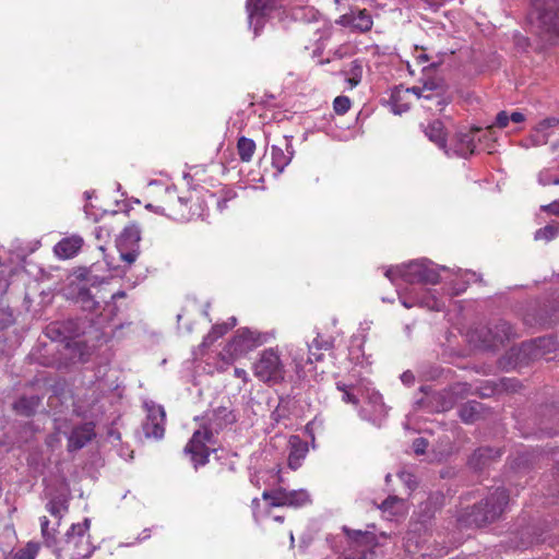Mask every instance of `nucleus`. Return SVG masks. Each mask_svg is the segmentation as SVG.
<instances>
[{
  "label": "nucleus",
  "instance_id": "a18cd8bd",
  "mask_svg": "<svg viewBox=\"0 0 559 559\" xmlns=\"http://www.w3.org/2000/svg\"><path fill=\"white\" fill-rule=\"evenodd\" d=\"M548 139L542 131L534 128L532 134L530 135L531 144L534 146L545 145L548 142Z\"/></svg>",
  "mask_w": 559,
  "mask_h": 559
},
{
  "label": "nucleus",
  "instance_id": "c03bdc74",
  "mask_svg": "<svg viewBox=\"0 0 559 559\" xmlns=\"http://www.w3.org/2000/svg\"><path fill=\"white\" fill-rule=\"evenodd\" d=\"M296 17L300 20L307 19V21L318 22L320 17V13L312 8L300 9L296 12Z\"/></svg>",
  "mask_w": 559,
  "mask_h": 559
},
{
  "label": "nucleus",
  "instance_id": "e433bc0d",
  "mask_svg": "<svg viewBox=\"0 0 559 559\" xmlns=\"http://www.w3.org/2000/svg\"><path fill=\"white\" fill-rule=\"evenodd\" d=\"M285 495H286V489L278 488V489L271 490V491L265 490L262 493V497L264 500H267L270 502V504L273 507H283V506H285Z\"/></svg>",
  "mask_w": 559,
  "mask_h": 559
},
{
  "label": "nucleus",
  "instance_id": "72a5a7b5",
  "mask_svg": "<svg viewBox=\"0 0 559 559\" xmlns=\"http://www.w3.org/2000/svg\"><path fill=\"white\" fill-rule=\"evenodd\" d=\"M40 549L39 543L28 542L23 548L19 549L12 559H35Z\"/></svg>",
  "mask_w": 559,
  "mask_h": 559
},
{
  "label": "nucleus",
  "instance_id": "cd10ccee",
  "mask_svg": "<svg viewBox=\"0 0 559 559\" xmlns=\"http://www.w3.org/2000/svg\"><path fill=\"white\" fill-rule=\"evenodd\" d=\"M310 502V495L305 489L286 490L285 506L299 508Z\"/></svg>",
  "mask_w": 559,
  "mask_h": 559
},
{
  "label": "nucleus",
  "instance_id": "79ce46f5",
  "mask_svg": "<svg viewBox=\"0 0 559 559\" xmlns=\"http://www.w3.org/2000/svg\"><path fill=\"white\" fill-rule=\"evenodd\" d=\"M403 504V500L400 499L396 496H389L385 500L382 501V503L379 506V508L383 512H389L390 514L396 513V508L401 507Z\"/></svg>",
  "mask_w": 559,
  "mask_h": 559
},
{
  "label": "nucleus",
  "instance_id": "338daca9",
  "mask_svg": "<svg viewBox=\"0 0 559 559\" xmlns=\"http://www.w3.org/2000/svg\"><path fill=\"white\" fill-rule=\"evenodd\" d=\"M92 554H93V549H88V550L86 551V554H84V555L79 554V556H80L82 559H87V558H90V557H91V555H92Z\"/></svg>",
  "mask_w": 559,
  "mask_h": 559
},
{
  "label": "nucleus",
  "instance_id": "052dcab7",
  "mask_svg": "<svg viewBox=\"0 0 559 559\" xmlns=\"http://www.w3.org/2000/svg\"><path fill=\"white\" fill-rule=\"evenodd\" d=\"M545 209L549 210L554 214H559V202H554L545 206Z\"/></svg>",
  "mask_w": 559,
  "mask_h": 559
},
{
  "label": "nucleus",
  "instance_id": "f03ea898",
  "mask_svg": "<svg viewBox=\"0 0 559 559\" xmlns=\"http://www.w3.org/2000/svg\"><path fill=\"white\" fill-rule=\"evenodd\" d=\"M235 421L236 416L233 411L224 406L217 407L206 414V424L202 429L193 432L185 448V452L190 455L195 468L209 462L210 449L207 443L213 442L214 433H218Z\"/></svg>",
  "mask_w": 559,
  "mask_h": 559
},
{
  "label": "nucleus",
  "instance_id": "c85d7f7f",
  "mask_svg": "<svg viewBox=\"0 0 559 559\" xmlns=\"http://www.w3.org/2000/svg\"><path fill=\"white\" fill-rule=\"evenodd\" d=\"M237 152L241 162H250L255 152L254 141L246 136H240L237 141Z\"/></svg>",
  "mask_w": 559,
  "mask_h": 559
},
{
  "label": "nucleus",
  "instance_id": "473e14b6",
  "mask_svg": "<svg viewBox=\"0 0 559 559\" xmlns=\"http://www.w3.org/2000/svg\"><path fill=\"white\" fill-rule=\"evenodd\" d=\"M479 403H467L460 408V418L466 423H474L479 414Z\"/></svg>",
  "mask_w": 559,
  "mask_h": 559
},
{
  "label": "nucleus",
  "instance_id": "5701e85b",
  "mask_svg": "<svg viewBox=\"0 0 559 559\" xmlns=\"http://www.w3.org/2000/svg\"><path fill=\"white\" fill-rule=\"evenodd\" d=\"M290 452L288 456V465L293 469H297L300 466V462L305 459L308 452V445L299 437L293 436L290 438Z\"/></svg>",
  "mask_w": 559,
  "mask_h": 559
},
{
  "label": "nucleus",
  "instance_id": "37998d69",
  "mask_svg": "<svg viewBox=\"0 0 559 559\" xmlns=\"http://www.w3.org/2000/svg\"><path fill=\"white\" fill-rule=\"evenodd\" d=\"M350 108V99L347 96H337L333 102V109L337 115L346 114Z\"/></svg>",
  "mask_w": 559,
  "mask_h": 559
},
{
  "label": "nucleus",
  "instance_id": "4be33fe9",
  "mask_svg": "<svg viewBox=\"0 0 559 559\" xmlns=\"http://www.w3.org/2000/svg\"><path fill=\"white\" fill-rule=\"evenodd\" d=\"M424 132L431 142L444 150L448 156H451L450 151L447 150L444 126L440 120L429 122L427 127H425Z\"/></svg>",
  "mask_w": 559,
  "mask_h": 559
},
{
  "label": "nucleus",
  "instance_id": "aec40b11",
  "mask_svg": "<svg viewBox=\"0 0 559 559\" xmlns=\"http://www.w3.org/2000/svg\"><path fill=\"white\" fill-rule=\"evenodd\" d=\"M476 148L474 131L460 132L456 135L454 147L449 150L451 155L467 157Z\"/></svg>",
  "mask_w": 559,
  "mask_h": 559
},
{
  "label": "nucleus",
  "instance_id": "c9c22d12",
  "mask_svg": "<svg viewBox=\"0 0 559 559\" xmlns=\"http://www.w3.org/2000/svg\"><path fill=\"white\" fill-rule=\"evenodd\" d=\"M228 326L225 323L215 324L211 331L204 336L202 345L211 346L215 341L225 335L228 332Z\"/></svg>",
  "mask_w": 559,
  "mask_h": 559
},
{
  "label": "nucleus",
  "instance_id": "680f3d73",
  "mask_svg": "<svg viewBox=\"0 0 559 559\" xmlns=\"http://www.w3.org/2000/svg\"><path fill=\"white\" fill-rule=\"evenodd\" d=\"M124 296H126V293L122 292V290H119V292L112 294V296H111L112 300L108 301V304H114L116 306L115 300L118 299V298H123ZM106 305H107V302L105 304V306Z\"/></svg>",
  "mask_w": 559,
  "mask_h": 559
},
{
  "label": "nucleus",
  "instance_id": "1a4fd4ad",
  "mask_svg": "<svg viewBox=\"0 0 559 559\" xmlns=\"http://www.w3.org/2000/svg\"><path fill=\"white\" fill-rule=\"evenodd\" d=\"M431 534L424 523H412L409 530L404 537L405 551L416 559H433L432 555L428 551V545Z\"/></svg>",
  "mask_w": 559,
  "mask_h": 559
},
{
  "label": "nucleus",
  "instance_id": "4c0bfd02",
  "mask_svg": "<svg viewBox=\"0 0 559 559\" xmlns=\"http://www.w3.org/2000/svg\"><path fill=\"white\" fill-rule=\"evenodd\" d=\"M417 304L433 311H441L443 309V304L431 295L430 292H426L423 297L418 298Z\"/></svg>",
  "mask_w": 559,
  "mask_h": 559
},
{
  "label": "nucleus",
  "instance_id": "a211bd4d",
  "mask_svg": "<svg viewBox=\"0 0 559 559\" xmlns=\"http://www.w3.org/2000/svg\"><path fill=\"white\" fill-rule=\"evenodd\" d=\"M270 0H248L247 12L249 25L253 26L254 34L258 35L259 29L263 26V19L266 13Z\"/></svg>",
  "mask_w": 559,
  "mask_h": 559
},
{
  "label": "nucleus",
  "instance_id": "49530a36",
  "mask_svg": "<svg viewBox=\"0 0 559 559\" xmlns=\"http://www.w3.org/2000/svg\"><path fill=\"white\" fill-rule=\"evenodd\" d=\"M333 346L331 341L328 340H321L320 337H317L313 340V342L308 346L309 350L316 349V350H329Z\"/></svg>",
  "mask_w": 559,
  "mask_h": 559
},
{
  "label": "nucleus",
  "instance_id": "13d9d810",
  "mask_svg": "<svg viewBox=\"0 0 559 559\" xmlns=\"http://www.w3.org/2000/svg\"><path fill=\"white\" fill-rule=\"evenodd\" d=\"M409 109L407 105H397L396 103H393L392 110L394 114H402Z\"/></svg>",
  "mask_w": 559,
  "mask_h": 559
},
{
  "label": "nucleus",
  "instance_id": "0eeeda50",
  "mask_svg": "<svg viewBox=\"0 0 559 559\" xmlns=\"http://www.w3.org/2000/svg\"><path fill=\"white\" fill-rule=\"evenodd\" d=\"M514 336L511 324L503 320L476 328L469 335L475 346L488 350L498 349Z\"/></svg>",
  "mask_w": 559,
  "mask_h": 559
},
{
  "label": "nucleus",
  "instance_id": "f257e3e1",
  "mask_svg": "<svg viewBox=\"0 0 559 559\" xmlns=\"http://www.w3.org/2000/svg\"><path fill=\"white\" fill-rule=\"evenodd\" d=\"M206 197L212 198L209 191H188L186 194H179L176 187L168 186L158 198V204H147L146 209H154L177 222H190L193 219H204L207 214Z\"/></svg>",
  "mask_w": 559,
  "mask_h": 559
},
{
  "label": "nucleus",
  "instance_id": "69168bd1",
  "mask_svg": "<svg viewBox=\"0 0 559 559\" xmlns=\"http://www.w3.org/2000/svg\"><path fill=\"white\" fill-rule=\"evenodd\" d=\"M150 537V530L146 528L142 532V535L138 537V540L141 542V540H145Z\"/></svg>",
  "mask_w": 559,
  "mask_h": 559
},
{
  "label": "nucleus",
  "instance_id": "2f4dec72",
  "mask_svg": "<svg viewBox=\"0 0 559 559\" xmlns=\"http://www.w3.org/2000/svg\"><path fill=\"white\" fill-rule=\"evenodd\" d=\"M336 389L342 392V401L348 404H353L355 406L358 405L357 392H360L359 388L354 385H347L343 382L336 383Z\"/></svg>",
  "mask_w": 559,
  "mask_h": 559
},
{
  "label": "nucleus",
  "instance_id": "bb28decb",
  "mask_svg": "<svg viewBox=\"0 0 559 559\" xmlns=\"http://www.w3.org/2000/svg\"><path fill=\"white\" fill-rule=\"evenodd\" d=\"M40 404V399L36 395L22 396L14 403V409L24 416L33 415Z\"/></svg>",
  "mask_w": 559,
  "mask_h": 559
},
{
  "label": "nucleus",
  "instance_id": "a878e982",
  "mask_svg": "<svg viewBox=\"0 0 559 559\" xmlns=\"http://www.w3.org/2000/svg\"><path fill=\"white\" fill-rule=\"evenodd\" d=\"M141 239V229L139 225L136 224H130L126 226L120 234L118 246L121 249V247L124 248H132L133 246L138 245V242Z\"/></svg>",
  "mask_w": 559,
  "mask_h": 559
},
{
  "label": "nucleus",
  "instance_id": "8fccbe9b",
  "mask_svg": "<svg viewBox=\"0 0 559 559\" xmlns=\"http://www.w3.org/2000/svg\"><path fill=\"white\" fill-rule=\"evenodd\" d=\"M427 441L424 438L415 439L413 447L416 454H424L427 448Z\"/></svg>",
  "mask_w": 559,
  "mask_h": 559
},
{
  "label": "nucleus",
  "instance_id": "bf43d9fd",
  "mask_svg": "<svg viewBox=\"0 0 559 559\" xmlns=\"http://www.w3.org/2000/svg\"><path fill=\"white\" fill-rule=\"evenodd\" d=\"M293 360L295 362L296 372L300 373L304 368V358H298L296 355H294Z\"/></svg>",
  "mask_w": 559,
  "mask_h": 559
},
{
  "label": "nucleus",
  "instance_id": "4468645a",
  "mask_svg": "<svg viewBox=\"0 0 559 559\" xmlns=\"http://www.w3.org/2000/svg\"><path fill=\"white\" fill-rule=\"evenodd\" d=\"M366 399L368 400V404L371 409L361 408L360 416L364 419L372 421L374 425H380L382 419L386 416V408L384 403L382 402V396L377 391L366 392Z\"/></svg>",
  "mask_w": 559,
  "mask_h": 559
},
{
  "label": "nucleus",
  "instance_id": "9b49d317",
  "mask_svg": "<svg viewBox=\"0 0 559 559\" xmlns=\"http://www.w3.org/2000/svg\"><path fill=\"white\" fill-rule=\"evenodd\" d=\"M349 546L344 551V559H373L377 537L370 532H354L349 535Z\"/></svg>",
  "mask_w": 559,
  "mask_h": 559
},
{
  "label": "nucleus",
  "instance_id": "6e6d98bb",
  "mask_svg": "<svg viewBox=\"0 0 559 559\" xmlns=\"http://www.w3.org/2000/svg\"><path fill=\"white\" fill-rule=\"evenodd\" d=\"M401 380L403 383L409 385L414 382V374L409 371H405L404 373H402Z\"/></svg>",
  "mask_w": 559,
  "mask_h": 559
},
{
  "label": "nucleus",
  "instance_id": "f8f14e48",
  "mask_svg": "<svg viewBox=\"0 0 559 559\" xmlns=\"http://www.w3.org/2000/svg\"><path fill=\"white\" fill-rule=\"evenodd\" d=\"M555 349L556 342L552 337H538L530 342L522 343L518 350V359L520 361L539 359Z\"/></svg>",
  "mask_w": 559,
  "mask_h": 559
},
{
  "label": "nucleus",
  "instance_id": "f704fd0d",
  "mask_svg": "<svg viewBox=\"0 0 559 559\" xmlns=\"http://www.w3.org/2000/svg\"><path fill=\"white\" fill-rule=\"evenodd\" d=\"M558 234H559V223H556V224L552 223V224L546 225L543 228L537 229L534 234V239L550 241V240L555 239L558 236Z\"/></svg>",
  "mask_w": 559,
  "mask_h": 559
},
{
  "label": "nucleus",
  "instance_id": "dca6fc26",
  "mask_svg": "<svg viewBox=\"0 0 559 559\" xmlns=\"http://www.w3.org/2000/svg\"><path fill=\"white\" fill-rule=\"evenodd\" d=\"M68 290L69 297L80 305L82 310L93 313L100 308L99 301L95 299V296L85 286L71 284Z\"/></svg>",
  "mask_w": 559,
  "mask_h": 559
},
{
  "label": "nucleus",
  "instance_id": "c756f323",
  "mask_svg": "<svg viewBox=\"0 0 559 559\" xmlns=\"http://www.w3.org/2000/svg\"><path fill=\"white\" fill-rule=\"evenodd\" d=\"M346 82L349 84L350 88L356 87L362 78V66L359 60H353L346 70L343 71Z\"/></svg>",
  "mask_w": 559,
  "mask_h": 559
},
{
  "label": "nucleus",
  "instance_id": "ea45409f",
  "mask_svg": "<svg viewBox=\"0 0 559 559\" xmlns=\"http://www.w3.org/2000/svg\"><path fill=\"white\" fill-rule=\"evenodd\" d=\"M558 124H559L558 118L549 117V118L543 119L540 122H538V124L535 128L537 130L542 131V133H544V135L549 138L554 133V130L558 127Z\"/></svg>",
  "mask_w": 559,
  "mask_h": 559
},
{
  "label": "nucleus",
  "instance_id": "774afa93",
  "mask_svg": "<svg viewBox=\"0 0 559 559\" xmlns=\"http://www.w3.org/2000/svg\"><path fill=\"white\" fill-rule=\"evenodd\" d=\"M554 185H559V178L552 181Z\"/></svg>",
  "mask_w": 559,
  "mask_h": 559
},
{
  "label": "nucleus",
  "instance_id": "e2e57ef3",
  "mask_svg": "<svg viewBox=\"0 0 559 559\" xmlns=\"http://www.w3.org/2000/svg\"><path fill=\"white\" fill-rule=\"evenodd\" d=\"M401 302H402V305H403L405 308H408V309H409V308H412V307H414L415 305H418V304H417V300H415V301H408V300H406L405 298H401Z\"/></svg>",
  "mask_w": 559,
  "mask_h": 559
},
{
  "label": "nucleus",
  "instance_id": "0e129e2a",
  "mask_svg": "<svg viewBox=\"0 0 559 559\" xmlns=\"http://www.w3.org/2000/svg\"><path fill=\"white\" fill-rule=\"evenodd\" d=\"M224 323L228 326V330H230L236 325L237 319L235 317H231V318H229L228 322H224Z\"/></svg>",
  "mask_w": 559,
  "mask_h": 559
},
{
  "label": "nucleus",
  "instance_id": "a19ab883",
  "mask_svg": "<svg viewBox=\"0 0 559 559\" xmlns=\"http://www.w3.org/2000/svg\"><path fill=\"white\" fill-rule=\"evenodd\" d=\"M46 509L52 516L61 519L68 507L60 500L52 499L47 503Z\"/></svg>",
  "mask_w": 559,
  "mask_h": 559
},
{
  "label": "nucleus",
  "instance_id": "393cba45",
  "mask_svg": "<svg viewBox=\"0 0 559 559\" xmlns=\"http://www.w3.org/2000/svg\"><path fill=\"white\" fill-rule=\"evenodd\" d=\"M500 453L490 448L477 449L469 459V465L475 469H483L492 459Z\"/></svg>",
  "mask_w": 559,
  "mask_h": 559
},
{
  "label": "nucleus",
  "instance_id": "ddd939ff",
  "mask_svg": "<svg viewBox=\"0 0 559 559\" xmlns=\"http://www.w3.org/2000/svg\"><path fill=\"white\" fill-rule=\"evenodd\" d=\"M147 416L143 424V432L147 438L160 439L165 432L166 413L163 406L146 405Z\"/></svg>",
  "mask_w": 559,
  "mask_h": 559
},
{
  "label": "nucleus",
  "instance_id": "58836bf2",
  "mask_svg": "<svg viewBox=\"0 0 559 559\" xmlns=\"http://www.w3.org/2000/svg\"><path fill=\"white\" fill-rule=\"evenodd\" d=\"M49 523L47 516L40 518L41 536L47 546H52L56 544V530H49Z\"/></svg>",
  "mask_w": 559,
  "mask_h": 559
},
{
  "label": "nucleus",
  "instance_id": "2eb2a0df",
  "mask_svg": "<svg viewBox=\"0 0 559 559\" xmlns=\"http://www.w3.org/2000/svg\"><path fill=\"white\" fill-rule=\"evenodd\" d=\"M337 23L360 33L370 31L373 25L372 17L366 9L353 10L349 13L343 14L337 20Z\"/></svg>",
  "mask_w": 559,
  "mask_h": 559
},
{
  "label": "nucleus",
  "instance_id": "20e7f679",
  "mask_svg": "<svg viewBox=\"0 0 559 559\" xmlns=\"http://www.w3.org/2000/svg\"><path fill=\"white\" fill-rule=\"evenodd\" d=\"M384 275L393 284L397 280H402L408 284L426 283L435 285L440 280L439 267L428 260L412 261L407 264L389 267Z\"/></svg>",
  "mask_w": 559,
  "mask_h": 559
},
{
  "label": "nucleus",
  "instance_id": "603ef678",
  "mask_svg": "<svg viewBox=\"0 0 559 559\" xmlns=\"http://www.w3.org/2000/svg\"><path fill=\"white\" fill-rule=\"evenodd\" d=\"M136 257H138V252L134 250L121 253L122 260L127 261L128 263L134 262Z\"/></svg>",
  "mask_w": 559,
  "mask_h": 559
},
{
  "label": "nucleus",
  "instance_id": "423d86ee",
  "mask_svg": "<svg viewBox=\"0 0 559 559\" xmlns=\"http://www.w3.org/2000/svg\"><path fill=\"white\" fill-rule=\"evenodd\" d=\"M509 495L506 489L497 488L484 501L475 506L465 519L469 525L484 526L496 521L506 510Z\"/></svg>",
  "mask_w": 559,
  "mask_h": 559
},
{
  "label": "nucleus",
  "instance_id": "412c9836",
  "mask_svg": "<svg viewBox=\"0 0 559 559\" xmlns=\"http://www.w3.org/2000/svg\"><path fill=\"white\" fill-rule=\"evenodd\" d=\"M272 166L282 173L292 162L294 148L290 141L285 138V151L278 145H272Z\"/></svg>",
  "mask_w": 559,
  "mask_h": 559
},
{
  "label": "nucleus",
  "instance_id": "3c124183",
  "mask_svg": "<svg viewBox=\"0 0 559 559\" xmlns=\"http://www.w3.org/2000/svg\"><path fill=\"white\" fill-rule=\"evenodd\" d=\"M322 358H323V355L321 353H317L312 349V350H309V356L306 359V364H313L314 361L322 360Z\"/></svg>",
  "mask_w": 559,
  "mask_h": 559
},
{
  "label": "nucleus",
  "instance_id": "39448f33",
  "mask_svg": "<svg viewBox=\"0 0 559 559\" xmlns=\"http://www.w3.org/2000/svg\"><path fill=\"white\" fill-rule=\"evenodd\" d=\"M117 306L107 304L97 318L87 320L86 318L69 319L56 324V331L64 338H76L90 333L92 329L100 330L105 324L111 322L117 312Z\"/></svg>",
  "mask_w": 559,
  "mask_h": 559
},
{
  "label": "nucleus",
  "instance_id": "6e6552de",
  "mask_svg": "<svg viewBox=\"0 0 559 559\" xmlns=\"http://www.w3.org/2000/svg\"><path fill=\"white\" fill-rule=\"evenodd\" d=\"M252 370L254 377L265 383H280L286 373L281 356L274 348L262 350L253 362Z\"/></svg>",
  "mask_w": 559,
  "mask_h": 559
},
{
  "label": "nucleus",
  "instance_id": "de8ad7c7",
  "mask_svg": "<svg viewBox=\"0 0 559 559\" xmlns=\"http://www.w3.org/2000/svg\"><path fill=\"white\" fill-rule=\"evenodd\" d=\"M399 478L401 479V481H403L411 490L415 489L416 488V478L415 476L409 473V472H400L399 473Z\"/></svg>",
  "mask_w": 559,
  "mask_h": 559
},
{
  "label": "nucleus",
  "instance_id": "09e8293b",
  "mask_svg": "<svg viewBox=\"0 0 559 559\" xmlns=\"http://www.w3.org/2000/svg\"><path fill=\"white\" fill-rule=\"evenodd\" d=\"M509 121H510V115H508L507 111H500L497 117H496V122L495 124L498 127V128H506L508 124H509Z\"/></svg>",
  "mask_w": 559,
  "mask_h": 559
},
{
  "label": "nucleus",
  "instance_id": "864d4df0",
  "mask_svg": "<svg viewBox=\"0 0 559 559\" xmlns=\"http://www.w3.org/2000/svg\"><path fill=\"white\" fill-rule=\"evenodd\" d=\"M234 198V194H228L227 197L217 200V209L223 211L227 207V202Z\"/></svg>",
  "mask_w": 559,
  "mask_h": 559
},
{
  "label": "nucleus",
  "instance_id": "4d7b16f0",
  "mask_svg": "<svg viewBox=\"0 0 559 559\" xmlns=\"http://www.w3.org/2000/svg\"><path fill=\"white\" fill-rule=\"evenodd\" d=\"M234 374L236 378L242 379L245 382L248 381V373L245 369L235 368Z\"/></svg>",
  "mask_w": 559,
  "mask_h": 559
},
{
  "label": "nucleus",
  "instance_id": "b1692460",
  "mask_svg": "<svg viewBox=\"0 0 559 559\" xmlns=\"http://www.w3.org/2000/svg\"><path fill=\"white\" fill-rule=\"evenodd\" d=\"M437 90V85L432 82H426L423 86H413L408 88L407 92H412L418 98H425L427 100H431L437 98L436 104L440 107V110L447 105V102L441 97L439 93L433 94L432 92Z\"/></svg>",
  "mask_w": 559,
  "mask_h": 559
},
{
  "label": "nucleus",
  "instance_id": "5fc2aeb1",
  "mask_svg": "<svg viewBox=\"0 0 559 559\" xmlns=\"http://www.w3.org/2000/svg\"><path fill=\"white\" fill-rule=\"evenodd\" d=\"M525 120V116L520 111H514L510 115V121L515 123L523 122Z\"/></svg>",
  "mask_w": 559,
  "mask_h": 559
},
{
  "label": "nucleus",
  "instance_id": "f3484780",
  "mask_svg": "<svg viewBox=\"0 0 559 559\" xmlns=\"http://www.w3.org/2000/svg\"><path fill=\"white\" fill-rule=\"evenodd\" d=\"M83 243L84 240L81 236L72 235L64 237L59 242H57L53 251L60 259H71L79 253Z\"/></svg>",
  "mask_w": 559,
  "mask_h": 559
},
{
  "label": "nucleus",
  "instance_id": "7ed1b4c3",
  "mask_svg": "<svg viewBox=\"0 0 559 559\" xmlns=\"http://www.w3.org/2000/svg\"><path fill=\"white\" fill-rule=\"evenodd\" d=\"M534 32L547 44L554 45L559 38L555 0H533L527 15Z\"/></svg>",
  "mask_w": 559,
  "mask_h": 559
},
{
  "label": "nucleus",
  "instance_id": "7c9ffc66",
  "mask_svg": "<svg viewBox=\"0 0 559 559\" xmlns=\"http://www.w3.org/2000/svg\"><path fill=\"white\" fill-rule=\"evenodd\" d=\"M91 522L88 519H85L82 523L72 524L70 530L66 534L67 543H72L75 537L80 540L84 537V535L90 530Z\"/></svg>",
  "mask_w": 559,
  "mask_h": 559
},
{
  "label": "nucleus",
  "instance_id": "6ab92c4d",
  "mask_svg": "<svg viewBox=\"0 0 559 559\" xmlns=\"http://www.w3.org/2000/svg\"><path fill=\"white\" fill-rule=\"evenodd\" d=\"M94 436V427L92 424H85L74 428L68 439V450L72 452L82 449Z\"/></svg>",
  "mask_w": 559,
  "mask_h": 559
},
{
  "label": "nucleus",
  "instance_id": "9d476101",
  "mask_svg": "<svg viewBox=\"0 0 559 559\" xmlns=\"http://www.w3.org/2000/svg\"><path fill=\"white\" fill-rule=\"evenodd\" d=\"M265 342V336L259 331L242 328L237 331L236 335L229 342L227 352L234 358H239L263 345Z\"/></svg>",
  "mask_w": 559,
  "mask_h": 559
}]
</instances>
